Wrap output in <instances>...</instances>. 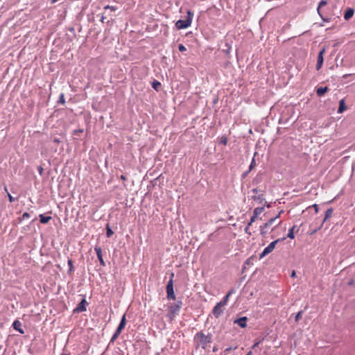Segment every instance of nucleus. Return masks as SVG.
I'll return each mask as SVG.
<instances>
[{
	"label": "nucleus",
	"mask_w": 355,
	"mask_h": 355,
	"mask_svg": "<svg viewBox=\"0 0 355 355\" xmlns=\"http://www.w3.org/2000/svg\"><path fill=\"white\" fill-rule=\"evenodd\" d=\"M211 334L206 335L203 331L198 332L193 338V342L196 346V348H198L201 347L202 349H205L207 345L211 342Z\"/></svg>",
	"instance_id": "1"
},
{
	"label": "nucleus",
	"mask_w": 355,
	"mask_h": 355,
	"mask_svg": "<svg viewBox=\"0 0 355 355\" xmlns=\"http://www.w3.org/2000/svg\"><path fill=\"white\" fill-rule=\"evenodd\" d=\"M193 13L191 10L187 11V16L185 19H179L175 23V26L178 29H184L191 26Z\"/></svg>",
	"instance_id": "2"
},
{
	"label": "nucleus",
	"mask_w": 355,
	"mask_h": 355,
	"mask_svg": "<svg viewBox=\"0 0 355 355\" xmlns=\"http://www.w3.org/2000/svg\"><path fill=\"white\" fill-rule=\"evenodd\" d=\"M280 241L279 239L271 242L267 247L264 248L263 252L259 254V258L262 259L269 253H270L275 248L276 244Z\"/></svg>",
	"instance_id": "3"
},
{
	"label": "nucleus",
	"mask_w": 355,
	"mask_h": 355,
	"mask_svg": "<svg viewBox=\"0 0 355 355\" xmlns=\"http://www.w3.org/2000/svg\"><path fill=\"white\" fill-rule=\"evenodd\" d=\"M166 297L168 300H175L173 290V280H169L166 284Z\"/></svg>",
	"instance_id": "4"
},
{
	"label": "nucleus",
	"mask_w": 355,
	"mask_h": 355,
	"mask_svg": "<svg viewBox=\"0 0 355 355\" xmlns=\"http://www.w3.org/2000/svg\"><path fill=\"white\" fill-rule=\"evenodd\" d=\"M225 306L223 305L221 303L218 302L215 306L214 307L212 310V313L214 315L216 318H218L220 315L223 313V307Z\"/></svg>",
	"instance_id": "5"
},
{
	"label": "nucleus",
	"mask_w": 355,
	"mask_h": 355,
	"mask_svg": "<svg viewBox=\"0 0 355 355\" xmlns=\"http://www.w3.org/2000/svg\"><path fill=\"white\" fill-rule=\"evenodd\" d=\"M180 309L178 307H177L175 304H172L168 307V316L171 319H173V318H175L178 315V313L180 311Z\"/></svg>",
	"instance_id": "6"
},
{
	"label": "nucleus",
	"mask_w": 355,
	"mask_h": 355,
	"mask_svg": "<svg viewBox=\"0 0 355 355\" xmlns=\"http://www.w3.org/2000/svg\"><path fill=\"white\" fill-rule=\"evenodd\" d=\"M87 302L85 298H83L81 302L78 304V306L73 310L75 313H81L86 311V305Z\"/></svg>",
	"instance_id": "7"
},
{
	"label": "nucleus",
	"mask_w": 355,
	"mask_h": 355,
	"mask_svg": "<svg viewBox=\"0 0 355 355\" xmlns=\"http://www.w3.org/2000/svg\"><path fill=\"white\" fill-rule=\"evenodd\" d=\"M324 52H325V49L323 48L322 50H320V51L318 53V60H317V64H316V69L317 70H320L322 66L323 61H324L323 55H324Z\"/></svg>",
	"instance_id": "8"
},
{
	"label": "nucleus",
	"mask_w": 355,
	"mask_h": 355,
	"mask_svg": "<svg viewBox=\"0 0 355 355\" xmlns=\"http://www.w3.org/2000/svg\"><path fill=\"white\" fill-rule=\"evenodd\" d=\"M94 250L96 253V256H97V258L100 262V264L101 266H105V263L103 259V254H102V250H101V248L99 247V246H95L94 248Z\"/></svg>",
	"instance_id": "9"
},
{
	"label": "nucleus",
	"mask_w": 355,
	"mask_h": 355,
	"mask_svg": "<svg viewBox=\"0 0 355 355\" xmlns=\"http://www.w3.org/2000/svg\"><path fill=\"white\" fill-rule=\"evenodd\" d=\"M248 318L243 316L239 318L234 321V324H238L241 328H245L247 327Z\"/></svg>",
	"instance_id": "10"
},
{
	"label": "nucleus",
	"mask_w": 355,
	"mask_h": 355,
	"mask_svg": "<svg viewBox=\"0 0 355 355\" xmlns=\"http://www.w3.org/2000/svg\"><path fill=\"white\" fill-rule=\"evenodd\" d=\"M21 326H22L21 322L18 320H15L12 323L13 329L17 331L18 332H19L20 334H24V331L22 329Z\"/></svg>",
	"instance_id": "11"
},
{
	"label": "nucleus",
	"mask_w": 355,
	"mask_h": 355,
	"mask_svg": "<svg viewBox=\"0 0 355 355\" xmlns=\"http://www.w3.org/2000/svg\"><path fill=\"white\" fill-rule=\"evenodd\" d=\"M282 212H283V211H282H282H280L279 212V214H278L276 216H275V217H273V218H270V220H268L266 223H264V224H263V227H266V228H268V227H269L270 225H272V223H274V222H275V220H276L279 217L280 214H281Z\"/></svg>",
	"instance_id": "12"
},
{
	"label": "nucleus",
	"mask_w": 355,
	"mask_h": 355,
	"mask_svg": "<svg viewBox=\"0 0 355 355\" xmlns=\"http://www.w3.org/2000/svg\"><path fill=\"white\" fill-rule=\"evenodd\" d=\"M328 91L329 88L327 87H320L316 89V94L318 95V96L321 97L324 96V94Z\"/></svg>",
	"instance_id": "13"
},
{
	"label": "nucleus",
	"mask_w": 355,
	"mask_h": 355,
	"mask_svg": "<svg viewBox=\"0 0 355 355\" xmlns=\"http://www.w3.org/2000/svg\"><path fill=\"white\" fill-rule=\"evenodd\" d=\"M354 10L352 8H347L344 14V18L345 20H349L354 15Z\"/></svg>",
	"instance_id": "14"
},
{
	"label": "nucleus",
	"mask_w": 355,
	"mask_h": 355,
	"mask_svg": "<svg viewBox=\"0 0 355 355\" xmlns=\"http://www.w3.org/2000/svg\"><path fill=\"white\" fill-rule=\"evenodd\" d=\"M39 217L40 219V223L42 224H46L52 219L51 216H46L44 214H40Z\"/></svg>",
	"instance_id": "15"
},
{
	"label": "nucleus",
	"mask_w": 355,
	"mask_h": 355,
	"mask_svg": "<svg viewBox=\"0 0 355 355\" xmlns=\"http://www.w3.org/2000/svg\"><path fill=\"white\" fill-rule=\"evenodd\" d=\"M332 214H333V209L332 208H329L325 211V215H324V220H323V223L325 222L329 218H331L332 216Z\"/></svg>",
	"instance_id": "16"
},
{
	"label": "nucleus",
	"mask_w": 355,
	"mask_h": 355,
	"mask_svg": "<svg viewBox=\"0 0 355 355\" xmlns=\"http://www.w3.org/2000/svg\"><path fill=\"white\" fill-rule=\"evenodd\" d=\"M346 109L344 99H342L339 102V107L338 110V113H342Z\"/></svg>",
	"instance_id": "17"
},
{
	"label": "nucleus",
	"mask_w": 355,
	"mask_h": 355,
	"mask_svg": "<svg viewBox=\"0 0 355 355\" xmlns=\"http://www.w3.org/2000/svg\"><path fill=\"white\" fill-rule=\"evenodd\" d=\"M160 87H161V83H160L159 81H157V80H155L152 83V87H153L155 90H156L157 92H158V91L159 90Z\"/></svg>",
	"instance_id": "18"
},
{
	"label": "nucleus",
	"mask_w": 355,
	"mask_h": 355,
	"mask_svg": "<svg viewBox=\"0 0 355 355\" xmlns=\"http://www.w3.org/2000/svg\"><path fill=\"white\" fill-rule=\"evenodd\" d=\"M264 211V207H256L253 211V215L258 216Z\"/></svg>",
	"instance_id": "19"
},
{
	"label": "nucleus",
	"mask_w": 355,
	"mask_h": 355,
	"mask_svg": "<svg viewBox=\"0 0 355 355\" xmlns=\"http://www.w3.org/2000/svg\"><path fill=\"white\" fill-rule=\"evenodd\" d=\"M296 226L295 225H293L288 231V233L287 234V237L291 239H293L295 238V235H294V230L295 229Z\"/></svg>",
	"instance_id": "20"
},
{
	"label": "nucleus",
	"mask_w": 355,
	"mask_h": 355,
	"mask_svg": "<svg viewBox=\"0 0 355 355\" xmlns=\"http://www.w3.org/2000/svg\"><path fill=\"white\" fill-rule=\"evenodd\" d=\"M327 4V1H324V0H322L321 1L319 4H318V6L317 8V12L318 13V15H320V12H321V10H320V8L322 7V6H324Z\"/></svg>",
	"instance_id": "21"
},
{
	"label": "nucleus",
	"mask_w": 355,
	"mask_h": 355,
	"mask_svg": "<svg viewBox=\"0 0 355 355\" xmlns=\"http://www.w3.org/2000/svg\"><path fill=\"white\" fill-rule=\"evenodd\" d=\"M125 324H126L125 315H123L121 319L119 326L124 329Z\"/></svg>",
	"instance_id": "22"
},
{
	"label": "nucleus",
	"mask_w": 355,
	"mask_h": 355,
	"mask_svg": "<svg viewBox=\"0 0 355 355\" xmlns=\"http://www.w3.org/2000/svg\"><path fill=\"white\" fill-rule=\"evenodd\" d=\"M68 266L69 267L68 273H71L73 270V265L71 259H69L67 261Z\"/></svg>",
	"instance_id": "23"
},
{
	"label": "nucleus",
	"mask_w": 355,
	"mask_h": 355,
	"mask_svg": "<svg viewBox=\"0 0 355 355\" xmlns=\"http://www.w3.org/2000/svg\"><path fill=\"white\" fill-rule=\"evenodd\" d=\"M114 232L110 227V226L107 225L106 227V235L107 237H111L113 235Z\"/></svg>",
	"instance_id": "24"
},
{
	"label": "nucleus",
	"mask_w": 355,
	"mask_h": 355,
	"mask_svg": "<svg viewBox=\"0 0 355 355\" xmlns=\"http://www.w3.org/2000/svg\"><path fill=\"white\" fill-rule=\"evenodd\" d=\"M252 198L254 200H259L260 202H261L264 200L263 196L262 194L258 196H253Z\"/></svg>",
	"instance_id": "25"
},
{
	"label": "nucleus",
	"mask_w": 355,
	"mask_h": 355,
	"mask_svg": "<svg viewBox=\"0 0 355 355\" xmlns=\"http://www.w3.org/2000/svg\"><path fill=\"white\" fill-rule=\"evenodd\" d=\"M229 297H230L229 295L226 294V295L219 302L221 303L223 305L226 306L227 304V302L229 300Z\"/></svg>",
	"instance_id": "26"
},
{
	"label": "nucleus",
	"mask_w": 355,
	"mask_h": 355,
	"mask_svg": "<svg viewBox=\"0 0 355 355\" xmlns=\"http://www.w3.org/2000/svg\"><path fill=\"white\" fill-rule=\"evenodd\" d=\"M58 103L62 105L65 103L64 94L63 93L60 94Z\"/></svg>",
	"instance_id": "27"
},
{
	"label": "nucleus",
	"mask_w": 355,
	"mask_h": 355,
	"mask_svg": "<svg viewBox=\"0 0 355 355\" xmlns=\"http://www.w3.org/2000/svg\"><path fill=\"white\" fill-rule=\"evenodd\" d=\"M302 313H303V311H299V312L296 314L295 318V322L299 321V320L302 318Z\"/></svg>",
	"instance_id": "28"
},
{
	"label": "nucleus",
	"mask_w": 355,
	"mask_h": 355,
	"mask_svg": "<svg viewBox=\"0 0 355 355\" xmlns=\"http://www.w3.org/2000/svg\"><path fill=\"white\" fill-rule=\"evenodd\" d=\"M104 9L105 10H110L112 11H115L117 10V8L116 6H109V5H107L104 7Z\"/></svg>",
	"instance_id": "29"
},
{
	"label": "nucleus",
	"mask_w": 355,
	"mask_h": 355,
	"mask_svg": "<svg viewBox=\"0 0 355 355\" xmlns=\"http://www.w3.org/2000/svg\"><path fill=\"white\" fill-rule=\"evenodd\" d=\"M227 143V137L225 136H223L221 138H220V144H223V145H226Z\"/></svg>",
	"instance_id": "30"
},
{
	"label": "nucleus",
	"mask_w": 355,
	"mask_h": 355,
	"mask_svg": "<svg viewBox=\"0 0 355 355\" xmlns=\"http://www.w3.org/2000/svg\"><path fill=\"white\" fill-rule=\"evenodd\" d=\"M266 227H263V225L260 226V232L261 234L264 236L267 234V231L266 230Z\"/></svg>",
	"instance_id": "31"
},
{
	"label": "nucleus",
	"mask_w": 355,
	"mask_h": 355,
	"mask_svg": "<svg viewBox=\"0 0 355 355\" xmlns=\"http://www.w3.org/2000/svg\"><path fill=\"white\" fill-rule=\"evenodd\" d=\"M256 164H255V159L254 158H252V161H251V163H250V165L249 166V171H250L251 170H252V168L255 166Z\"/></svg>",
	"instance_id": "32"
},
{
	"label": "nucleus",
	"mask_w": 355,
	"mask_h": 355,
	"mask_svg": "<svg viewBox=\"0 0 355 355\" xmlns=\"http://www.w3.org/2000/svg\"><path fill=\"white\" fill-rule=\"evenodd\" d=\"M119 334H116L115 331L111 338L110 342L113 343L119 337Z\"/></svg>",
	"instance_id": "33"
},
{
	"label": "nucleus",
	"mask_w": 355,
	"mask_h": 355,
	"mask_svg": "<svg viewBox=\"0 0 355 355\" xmlns=\"http://www.w3.org/2000/svg\"><path fill=\"white\" fill-rule=\"evenodd\" d=\"M258 216L252 215V216L250 218V220L248 223V226L251 225L252 223L255 221V220L257 218Z\"/></svg>",
	"instance_id": "34"
},
{
	"label": "nucleus",
	"mask_w": 355,
	"mask_h": 355,
	"mask_svg": "<svg viewBox=\"0 0 355 355\" xmlns=\"http://www.w3.org/2000/svg\"><path fill=\"white\" fill-rule=\"evenodd\" d=\"M178 49L180 52H184L187 50L186 47L182 44H179Z\"/></svg>",
	"instance_id": "35"
},
{
	"label": "nucleus",
	"mask_w": 355,
	"mask_h": 355,
	"mask_svg": "<svg viewBox=\"0 0 355 355\" xmlns=\"http://www.w3.org/2000/svg\"><path fill=\"white\" fill-rule=\"evenodd\" d=\"M320 15V17H321V19H322L323 21L329 22L330 21V19L327 18V17H324L322 12H320V15Z\"/></svg>",
	"instance_id": "36"
},
{
	"label": "nucleus",
	"mask_w": 355,
	"mask_h": 355,
	"mask_svg": "<svg viewBox=\"0 0 355 355\" xmlns=\"http://www.w3.org/2000/svg\"><path fill=\"white\" fill-rule=\"evenodd\" d=\"M173 304L180 309L182 305V302L181 300H178L175 303H173Z\"/></svg>",
	"instance_id": "37"
},
{
	"label": "nucleus",
	"mask_w": 355,
	"mask_h": 355,
	"mask_svg": "<svg viewBox=\"0 0 355 355\" xmlns=\"http://www.w3.org/2000/svg\"><path fill=\"white\" fill-rule=\"evenodd\" d=\"M173 304L180 309L182 305V302L181 300H178L175 303H173Z\"/></svg>",
	"instance_id": "38"
},
{
	"label": "nucleus",
	"mask_w": 355,
	"mask_h": 355,
	"mask_svg": "<svg viewBox=\"0 0 355 355\" xmlns=\"http://www.w3.org/2000/svg\"><path fill=\"white\" fill-rule=\"evenodd\" d=\"M28 218H30V214L28 212H25L22 214L21 219L24 220V219Z\"/></svg>",
	"instance_id": "39"
},
{
	"label": "nucleus",
	"mask_w": 355,
	"mask_h": 355,
	"mask_svg": "<svg viewBox=\"0 0 355 355\" xmlns=\"http://www.w3.org/2000/svg\"><path fill=\"white\" fill-rule=\"evenodd\" d=\"M123 329V328H122V327H121L118 326V327H117V329H116V331H115L116 332V334H120L121 333V331H122Z\"/></svg>",
	"instance_id": "40"
},
{
	"label": "nucleus",
	"mask_w": 355,
	"mask_h": 355,
	"mask_svg": "<svg viewBox=\"0 0 355 355\" xmlns=\"http://www.w3.org/2000/svg\"><path fill=\"white\" fill-rule=\"evenodd\" d=\"M83 132V129L75 130L73 131V134L76 135L77 134H78V133H81V132Z\"/></svg>",
	"instance_id": "41"
},
{
	"label": "nucleus",
	"mask_w": 355,
	"mask_h": 355,
	"mask_svg": "<svg viewBox=\"0 0 355 355\" xmlns=\"http://www.w3.org/2000/svg\"><path fill=\"white\" fill-rule=\"evenodd\" d=\"M8 198H9V201L10 202H12L15 201V198H13L10 194H8Z\"/></svg>",
	"instance_id": "42"
},
{
	"label": "nucleus",
	"mask_w": 355,
	"mask_h": 355,
	"mask_svg": "<svg viewBox=\"0 0 355 355\" xmlns=\"http://www.w3.org/2000/svg\"><path fill=\"white\" fill-rule=\"evenodd\" d=\"M235 293V290L234 288H231L228 293H227V295H229V296H230L231 295H232L233 293Z\"/></svg>",
	"instance_id": "43"
},
{
	"label": "nucleus",
	"mask_w": 355,
	"mask_h": 355,
	"mask_svg": "<svg viewBox=\"0 0 355 355\" xmlns=\"http://www.w3.org/2000/svg\"><path fill=\"white\" fill-rule=\"evenodd\" d=\"M259 343H260V341H258V342L255 343L252 345V349H255L256 347H257L259 346Z\"/></svg>",
	"instance_id": "44"
},
{
	"label": "nucleus",
	"mask_w": 355,
	"mask_h": 355,
	"mask_svg": "<svg viewBox=\"0 0 355 355\" xmlns=\"http://www.w3.org/2000/svg\"><path fill=\"white\" fill-rule=\"evenodd\" d=\"M251 191H252L253 193L257 194V193H258L259 190H258V189H257V188H254V189H252L251 190Z\"/></svg>",
	"instance_id": "45"
},
{
	"label": "nucleus",
	"mask_w": 355,
	"mask_h": 355,
	"mask_svg": "<svg viewBox=\"0 0 355 355\" xmlns=\"http://www.w3.org/2000/svg\"><path fill=\"white\" fill-rule=\"evenodd\" d=\"M37 170H38V172L40 175H42V172H43V168L40 166L37 168Z\"/></svg>",
	"instance_id": "46"
},
{
	"label": "nucleus",
	"mask_w": 355,
	"mask_h": 355,
	"mask_svg": "<svg viewBox=\"0 0 355 355\" xmlns=\"http://www.w3.org/2000/svg\"><path fill=\"white\" fill-rule=\"evenodd\" d=\"M53 142L56 143V144H59L60 142V139H58V138H54L53 139Z\"/></svg>",
	"instance_id": "47"
},
{
	"label": "nucleus",
	"mask_w": 355,
	"mask_h": 355,
	"mask_svg": "<svg viewBox=\"0 0 355 355\" xmlns=\"http://www.w3.org/2000/svg\"><path fill=\"white\" fill-rule=\"evenodd\" d=\"M313 207H314L315 212H318V205L316 204H315L313 205Z\"/></svg>",
	"instance_id": "48"
},
{
	"label": "nucleus",
	"mask_w": 355,
	"mask_h": 355,
	"mask_svg": "<svg viewBox=\"0 0 355 355\" xmlns=\"http://www.w3.org/2000/svg\"><path fill=\"white\" fill-rule=\"evenodd\" d=\"M173 277H174V273L171 272V275H170V279L169 280H173Z\"/></svg>",
	"instance_id": "49"
},
{
	"label": "nucleus",
	"mask_w": 355,
	"mask_h": 355,
	"mask_svg": "<svg viewBox=\"0 0 355 355\" xmlns=\"http://www.w3.org/2000/svg\"><path fill=\"white\" fill-rule=\"evenodd\" d=\"M120 178H121V180H126V177H125V175H121L120 176Z\"/></svg>",
	"instance_id": "50"
},
{
	"label": "nucleus",
	"mask_w": 355,
	"mask_h": 355,
	"mask_svg": "<svg viewBox=\"0 0 355 355\" xmlns=\"http://www.w3.org/2000/svg\"><path fill=\"white\" fill-rule=\"evenodd\" d=\"M248 229H249V226L248 225L245 228V231L246 233H248L249 234H250V232H248Z\"/></svg>",
	"instance_id": "51"
},
{
	"label": "nucleus",
	"mask_w": 355,
	"mask_h": 355,
	"mask_svg": "<svg viewBox=\"0 0 355 355\" xmlns=\"http://www.w3.org/2000/svg\"><path fill=\"white\" fill-rule=\"evenodd\" d=\"M105 17L102 16V17H101V21L102 22H104V20H105Z\"/></svg>",
	"instance_id": "52"
},
{
	"label": "nucleus",
	"mask_w": 355,
	"mask_h": 355,
	"mask_svg": "<svg viewBox=\"0 0 355 355\" xmlns=\"http://www.w3.org/2000/svg\"><path fill=\"white\" fill-rule=\"evenodd\" d=\"M295 271H293L292 272V275H291V277H295Z\"/></svg>",
	"instance_id": "53"
},
{
	"label": "nucleus",
	"mask_w": 355,
	"mask_h": 355,
	"mask_svg": "<svg viewBox=\"0 0 355 355\" xmlns=\"http://www.w3.org/2000/svg\"><path fill=\"white\" fill-rule=\"evenodd\" d=\"M248 171H246L245 173H244L243 174V177H245V176L248 175Z\"/></svg>",
	"instance_id": "54"
},
{
	"label": "nucleus",
	"mask_w": 355,
	"mask_h": 355,
	"mask_svg": "<svg viewBox=\"0 0 355 355\" xmlns=\"http://www.w3.org/2000/svg\"><path fill=\"white\" fill-rule=\"evenodd\" d=\"M218 350V348L216 347H214L213 348V352H216Z\"/></svg>",
	"instance_id": "55"
},
{
	"label": "nucleus",
	"mask_w": 355,
	"mask_h": 355,
	"mask_svg": "<svg viewBox=\"0 0 355 355\" xmlns=\"http://www.w3.org/2000/svg\"><path fill=\"white\" fill-rule=\"evenodd\" d=\"M246 355H252V351H250Z\"/></svg>",
	"instance_id": "56"
},
{
	"label": "nucleus",
	"mask_w": 355,
	"mask_h": 355,
	"mask_svg": "<svg viewBox=\"0 0 355 355\" xmlns=\"http://www.w3.org/2000/svg\"><path fill=\"white\" fill-rule=\"evenodd\" d=\"M58 0H51L52 3H55L56 1H58Z\"/></svg>",
	"instance_id": "57"
},
{
	"label": "nucleus",
	"mask_w": 355,
	"mask_h": 355,
	"mask_svg": "<svg viewBox=\"0 0 355 355\" xmlns=\"http://www.w3.org/2000/svg\"><path fill=\"white\" fill-rule=\"evenodd\" d=\"M230 350H231V347L226 349V350H225V351L228 352V351H230Z\"/></svg>",
	"instance_id": "58"
},
{
	"label": "nucleus",
	"mask_w": 355,
	"mask_h": 355,
	"mask_svg": "<svg viewBox=\"0 0 355 355\" xmlns=\"http://www.w3.org/2000/svg\"><path fill=\"white\" fill-rule=\"evenodd\" d=\"M63 355H69V354H63Z\"/></svg>",
	"instance_id": "59"
}]
</instances>
